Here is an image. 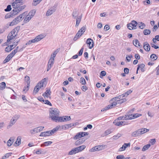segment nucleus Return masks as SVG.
Returning a JSON list of instances; mask_svg holds the SVG:
<instances>
[{
  "label": "nucleus",
  "mask_w": 159,
  "mask_h": 159,
  "mask_svg": "<svg viewBox=\"0 0 159 159\" xmlns=\"http://www.w3.org/2000/svg\"><path fill=\"white\" fill-rule=\"evenodd\" d=\"M21 0H16L12 4V6L14 9L12 10V14L16 15L23 10L25 7V5L21 6L22 5Z\"/></svg>",
  "instance_id": "obj_1"
},
{
  "label": "nucleus",
  "mask_w": 159,
  "mask_h": 159,
  "mask_svg": "<svg viewBox=\"0 0 159 159\" xmlns=\"http://www.w3.org/2000/svg\"><path fill=\"white\" fill-rule=\"evenodd\" d=\"M49 116L52 120L53 121L56 120V118L59 116V110L56 108H50Z\"/></svg>",
  "instance_id": "obj_2"
},
{
  "label": "nucleus",
  "mask_w": 159,
  "mask_h": 159,
  "mask_svg": "<svg viewBox=\"0 0 159 159\" xmlns=\"http://www.w3.org/2000/svg\"><path fill=\"white\" fill-rule=\"evenodd\" d=\"M78 13L77 11L75 10L73 11L72 16L73 18L76 19V23L75 25L76 27H78L79 26L82 17V15L80 16H78Z\"/></svg>",
  "instance_id": "obj_3"
},
{
  "label": "nucleus",
  "mask_w": 159,
  "mask_h": 159,
  "mask_svg": "<svg viewBox=\"0 0 159 159\" xmlns=\"http://www.w3.org/2000/svg\"><path fill=\"white\" fill-rule=\"evenodd\" d=\"M60 127V126H57L51 131L42 132L41 133L40 136H47L51 135L52 134H54L55 132L57 131L59 129Z\"/></svg>",
  "instance_id": "obj_4"
},
{
  "label": "nucleus",
  "mask_w": 159,
  "mask_h": 159,
  "mask_svg": "<svg viewBox=\"0 0 159 159\" xmlns=\"http://www.w3.org/2000/svg\"><path fill=\"white\" fill-rule=\"evenodd\" d=\"M137 22L135 20H132L131 23L127 25V28L129 30L135 29Z\"/></svg>",
  "instance_id": "obj_5"
},
{
  "label": "nucleus",
  "mask_w": 159,
  "mask_h": 159,
  "mask_svg": "<svg viewBox=\"0 0 159 159\" xmlns=\"http://www.w3.org/2000/svg\"><path fill=\"white\" fill-rule=\"evenodd\" d=\"M78 124V123L77 122L62 125L61 127V129L64 130H66L69 129V128L73 127L75 125H77Z\"/></svg>",
  "instance_id": "obj_6"
},
{
  "label": "nucleus",
  "mask_w": 159,
  "mask_h": 159,
  "mask_svg": "<svg viewBox=\"0 0 159 159\" xmlns=\"http://www.w3.org/2000/svg\"><path fill=\"white\" fill-rule=\"evenodd\" d=\"M45 36L44 35L41 34L37 36L34 39H32L31 41H32L33 43H36L40 41Z\"/></svg>",
  "instance_id": "obj_7"
},
{
  "label": "nucleus",
  "mask_w": 159,
  "mask_h": 159,
  "mask_svg": "<svg viewBox=\"0 0 159 159\" xmlns=\"http://www.w3.org/2000/svg\"><path fill=\"white\" fill-rule=\"evenodd\" d=\"M142 116L140 114L136 113L128 115L127 119L128 120H131L139 117Z\"/></svg>",
  "instance_id": "obj_8"
},
{
  "label": "nucleus",
  "mask_w": 159,
  "mask_h": 159,
  "mask_svg": "<svg viewBox=\"0 0 159 159\" xmlns=\"http://www.w3.org/2000/svg\"><path fill=\"white\" fill-rule=\"evenodd\" d=\"M27 14V11L23 13L22 14H20L15 19H16V21L19 23L22 20L23 18Z\"/></svg>",
  "instance_id": "obj_9"
},
{
  "label": "nucleus",
  "mask_w": 159,
  "mask_h": 159,
  "mask_svg": "<svg viewBox=\"0 0 159 159\" xmlns=\"http://www.w3.org/2000/svg\"><path fill=\"white\" fill-rule=\"evenodd\" d=\"M86 43L88 44L89 49H91L93 46V41L91 39H88L86 41Z\"/></svg>",
  "instance_id": "obj_10"
},
{
  "label": "nucleus",
  "mask_w": 159,
  "mask_h": 159,
  "mask_svg": "<svg viewBox=\"0 0 159 159\" xmlns=\"http://www.w3.org/2000/svg\"><path fill=\"white\" fill-rule=\"evenodd\" d=\"M54 61V59L50 58L48 63L47 71H48L51 69L53 64Z\"/></svg>",
  "instance_id": "obj_11"
},
{
  "label": "nucleus",
  "mask_w": 159,
  "mask_h": 159,
  "mask_svg": "<svg viewBox=\"0 0 159 159\" xmlns=\"http://www.w3.org/2000/svg\"><path fill=\"white\" fill-rule=\"evenodd\" d=\"M114 123L116 125L121 126L127 124L125 121H118L117 120H115L114 121Z\"/></svg>",
  "instance_id": "obj_12"
},
{
  "label": "nucleus",
  "mask_w": 159,
  "mask_h": 159,
  "mask_svg": "<svg viewBox=\"0 0 159 159\" xmlns=\"http://www.w3.org/2000/svg\"><path fill=\"white\" fill-rule=\"evenodd\" d=\"M143 47L144 49L147 52H149L150 49V46L147 42L143 43Z\"/></svg>",
  "instance_id": "obj_13"
},
{
  "label": "nucleus",
  "mask_w": 159,
  "mask_h": 159,
  "mask_svg": "<svg viewBox=\"0 0 159 159\" xmlns=\"http://www.w3.org/2000/svg\"><path fill=\"white\" fill-rule=\"evenodd\" d=\"M140 131L139 129L133 132L131 134V136L132 137H137L140 136L141 134Z\"/></svg>",
  "instance_id": "obj_14"
},
{
  "label": "nucleus",
  "mask_w": 159,
  "mask_h": 159,
  "mask_svg": "<svg viewBox=\"0 0 159 159\" xmlns=\"http://www.w3.org/2000/svg\"><path fill=\"white\" fill-rule=\"evenodd\" d=\"M130 143H124V144L122 146L119 148V151H124L125 149L127 148V147H130Z\"/></svg>",
  "instance_id": "obj_15"
},
{
  "label": "nucleus",
  "mask_w": 159,
  "mask_h": 159,
  "mask_svg": "<svg viewBox=\"0 0 159 159\" xmlns=\"http://www.w3.org/2000/svg\"><path fill=\"white\" fill-rule=\"evenodd\" d=\"M19 29L20 28L19 27H17L12 30L10 33H12L14 36L16 37L17 34Z\"/></svg>",
  "instance_id": "obj_16"
},
{
  "label": "nucleus",
  "mask_w": 159,
  "mask_h": 159,
  "mask_svg": "<svg viewBox=\"0 0 159 159\" xmlns=\"http://www.w3.org/2000/svg\"><path fill=\"white\" fill-rule=\"evenodd\" d=\"M117 100H115L113 101H111V99L110 101L111 104L109 105L111 108L115 107L117 104Z\"/></svg>",
  "instance_id": "obj_17"
},
{
  "label": "nucleus",
  "mask_w": 159,
  "mask_h": 159,
  "mask_svg": "<svg viewBox=\"0 0 159 159\" xmlns=\"http://www.w3.org/2000/svg\"><path fill=\"white\" fill-rule=\"evenodd\" d=\"M26 16L25 18L24 19V21L25 23H26L28 22L33 17H32V15H30L28 13V14Z\"/></svg>",
  "instance_id": "obj_18"
},
{
  "label": "nucleus",
  "mask_w": 159,
  "mask_h": 159,
  "mask_svg": "<svg viewBox=\"0 0 159 159\" xmlns=\"http://www.w3.org/2000/svg\"><path fill=\"white\" fill-rule=\"evenodd\" d=\"M51 93V92L50 91V89H48L43 94V96L44 97V98H46V97L48 98V95H50Z\"/></svg>",
  "instance_id": "obj_19"
},
{
  "label": "nucleus",
  "mask_w": 159,
  "mask_h": 159,
  "mask_svg": "<svg viewBox=\"0 0 159 159\" xmlns=\"http://www.w3.org/2000/svg\"><path fill=\"white\" fill-rule=\"evenodd\" d=\"M100 150V147L98 146H95L91 149L89 150V152H94L97 151H99Z\"/></svg>",
  "instance_id": "obj_20"
},
{
  "label": "nucleus",
  "mask_w": 159,
  "mask_h": 159,
  "mask_svg": "<svg viewBox=\"0 0 159 159\" xmlns=\"http://www.w3.org/2000/svg\"><path fill=\"white\" fill-rule=\"evenodd\" d=\"M16 122V120L12 118L11 120L8 125L7 126V128L8 129L10 128Z\"/></svg>",
  "instance_id": "obj_21"
},
{
  "label": "nucleus",
  "mask_w": 159,
  "mask_h": 159,
  "mask_svg": "<svg viewBox=\"0 0 159 159\" xmlns=\"http://www.w3.org/2000/svg\"><path fill=\"white\" fill-rule=\"evenodd\" d=\"M15 37L13 35L12 33H10L7 36V41L8 42H10L11 40L14 38Z\"/></svg>",
  "instance_id": "obj_22"
},
{
  "label": "nucleus",
  "mask_w": 159,
  "mask_h": 159,
  "mask_svg": "<svg viewBox=\"0 0 159 159\" xmlns=\"http://www.w3.org/2000/svg\"><path fill=\"white\" fill-rule=\"evenodd\" d=\"M85 139H80L77 140L75 143V145L78 146L83 143Z\"/></svg>",
  "instance_id": "obj_23"
},
{
  "label": "nucleus",
  "mask_w": 159,
  "mask_h": 159,
  "mask_svg": "<svg viewBox=\"0 0 159 159\" xmlns=\"http://www.w3.org/2000/svg\"><path fill=\"white\" fill-rule=\"evenodd\" d=\"M14 142V138L12 137L11 138L7 141V146L8 147L11 146Z\"/></svg>",
  "instance_id": "obj_24"
},
{
  "label": "nucleus",
  "mask_w": 159,
  "mask_h": 159,
  "mask_svg": "<svg viewBox=\"0 0 159 159\" xmlns=\"http://www.w3.org/2000/svg\"><path fill=\"white\" fill-rule=\"evenodd\" d=\"M12 57L10 54L8 55L3 61V63H6L8 62L12 58Z\"/></svg>",
  "instance_id": "obj_25"
},
{
  "label": "nucleus",
  "mask_w": 159,
  "mask_h": 159,
  "mask_svg": "<svg viewBox=\"0 0 159 159\" xmlns=\"http://www.w3.org/2000/svg\"><path fill=\"white\" fill-rule=\"evenodd\" d=\"M140 131L141 135L149 131V129L146 128H141L139 129Z\"/></svg>",
  "instance_id": "obj_26"
},
{
  "label": "nucleus",
  "mask_w": 159,
  "mask_h": 159,
  "mask_svg": "<svg viewBox=\"0 0 159 159\" xmlns=\"http://www.w3.org/2000/svg\"><path fill=\"white\" fill-rule=\"evenodd\" d=\"M55 11V10L54 9H49L47 12L46 16H47L51 15Z\"/></svg>",
  "instance_id": "obj_27"
},
{
  "label": "nucleus",
  "mask_w": 159,
  "mask_h": 159,
  "mask_svg": "<svg viewBox=\"0 0 159 159\" xmlns=\"http://www.w3.org/2000/svg\"><path fill=\"white\" fill-rule=\"evenodd\" d=\"M127 118H128V115H126L123 116H120L118 117L116 120H117V121H118V120H128V119H126Z\"/></svg>",
  "instance_id": "obj_28"
},
{
  "label": "nucleus",
  "mask_w": 159,
  "mask_h": 159,
  "mask_svg": "<svg viewBox=\"0 0 159 159\" xmlns=\"http://www.w3.org/2000/svg\"><path fill=\"white\" fill-rule=\"evenodd\" d=\"M21 137L20 136H19L17 137L16 141L15 143V144L17 145V146H18L20 144L21 142Z\"/></svg>",
  "instance_id": "obj_29"
},
{
  "label": "nucleus",
  "mask_w": 159,
  "mask_h": 159,
  "mask_svg": "<svg viewBox=\"0 0 159 159\" xmlns=\"http://www.w3.org/2000/svg\"><path fill=\"white\" fill-rule=\"evenodd\" d=\"M82 35V34H81L80 33H79V32H77V33L76 34L75 36L74 37L73 39V40L74 41H76L78 39H79L81 36Z\"/></svg>",
  "instance_id": "obj_30"
},
{
  "label": "nucleus",
  "mask_w": 159,
  "mask_h": 159,
  "mask_svg": "<svg viewBox=\"0 0 159 159\" xmlns=\"http://www.w3.org/2000/svg\"><path fill=\"white\" fill-rule=\"evenodd\" d=\"M63 116L61 117L58 116L57 118H56V120H55L54 121L56 122H63Z\"/></svg>",
  "instance_id": "obj_31"
},
{
  "label": "nucleus",
  "mask_w": 159,
  "mask_h": 159,
  "mask_svg": "<svg viewBox=\"0 0 159 159\" xmlns=\"http://www.w3.org/2000/svg\"><path fill=\"white\" fill-rule=\"evenodd\" d=\"M138 66V70H139V68H140L142 72H143L145 70H144L143 68L145 66V65L143 64L139 65Z\"/></svg>",
  "instance_id": "obj_32"
},
{
  "label": "nucleus",
  "mask_w": 159,
  "mask_h": 159,
  "mask_svg": "<svg viewBox=\"0 0 159 159\" xmlns=\"http://www.w3.org/2000/svg\"><path fill=\"white\" fill-rule=\"evenodd\" d=\"M25 80L26 82L27 85H30V77L29 76L26 75L25 77Z\"/></svg>",
  "instance_id": "obj_33"
},
{
  "label": "nucleus",
  "mask_w": 159,
  "mask_h": 159,
  "mask_svg": "<svg viewBox=\"0 0 159 159\" xmlns=\"http://www.w3.org/2000/svg\"><path fill=\"white\" fill-rule=\"evenodd\" d=\"M86 30V28L84 26H83L78 31V32L79 33H80L82 35L85 32Z\"/></svg>",
  "instance_id": "obj_34"
},
{
  "label": "nucleus",
  "mask_w": 159,
  "mask_h": 159,
  "mask_svg": "<svg viewBox=\"0 0 159 159\" xmlns=\"http://www.w3.org/2000/svg\"><path fill=\"white\" fill-rule=\"evenodd\" d=\"M12 153H8L5 154V155L3 156L1 159H6L8 158L10 156H11Z\"/></svg>",
  "instance_id": "obj_35"
},
{
  "label": "nucleus",
  "mask_w": 159,
  "mask_h": 159,
  "mask_svg": "<svg viewBox=\"0 0 159 159\" xmlns=\"http://www.w3.org/2000/svg\"><path fill=\"white\" fill-rule=\"evenodd\" d=\"M86 148L85 145H82L80 146L79 147H77V148L78 149L79 152H80L84 149Z\"/></svg>",
  "instance_id": "obj_36"
},
{
  "label": "nucleus",
  "mask_w": 159,
  "mask_h": 159,
  "mask_svg": "<svg viewBox=\"0 0 159 159\" xmlns=\"http://www.w3.org/2000/svg\"><path fill=\"white\" fill-rule=\"evenodd\" d=\"M150 146L151 145L150 144H148L144 146L142 148V151H144L146 150L150 147Z\"/></svg>",
  "instance_id": "obj_37"
},
{
  "label": "nucleus",
  "mask_w": 159,
  "mask_h": 159,
  "mask_svg": "<svg viewBox=\"0 0 159 159\" xmlns=\"http://www.w3.org/2000/svg\"><path fill=\"white\" fill-rule=\"evenodd\" d=\"M133 43L134 45L137 47H138L140 46L139 45V42L137 39H136L135 41H133Z\"/></svg>",
  "instance_id": "obj_38"
},
{
  "label": "nucleus",
  "mask_w": 159,
  "mask_h": 159,
  "mask_svg": "<svg viewBox=\"0 0 159 159\" xmlns=\"http://www.w3.org/2000/svg\"><path fill=\"white\" fill-rule=\"evenodd\" d=\"M138 25H139V28L141 29H143L146 26L142 22L139 23Z\"/></svg>",
  "instance_id": "obj_39"
},
{
  "label": "nucleus",
  "mask_w": 159,
  "mask_h": 159,
  "mask_svg": "<svg viewBox=\"0 0 159 159\" xmlns=\"http://www.w3.org/2000/svg\"><path fill=\"white\" fill-rule=\"evenodd\" d=\"M82 138V135L80 134V132L77 133L76 135L74 137V139L76 140L79 138Z\"/></svg>",
  "instance_id": "obj_40"
},
{
  "label": "nucleus",
  "mask_w": 159,
  "mask_h": 159,
  "mask_svg": "<svg viewBox=\"0 0 159 159\" xmlns=\"http://www.w3.org/2000/svg\"><path fill=\"white\" fill-rule=\"evenodd\" d=\"M18 23L16 21V19H14L12 22H11L9 25L10 26H12L16 25Z\"/></svg>",
  "instance_id": "obj_41"
},
{
  "label": "nucleus",
  "mask_w": 159,
  "mask_h": 159,
  "mask_svg": "<svg viewBox=\"0 0 159 159\" xmlns=\"http://www.w3.org/2000/svg\"><path fill=\"white\" fill-rule=\"evenodd\" d=\"M6 83L4 82H2L0 84V89L2 90L5 89L6 87Z\"/></svg>",
  "instance_id": "obj_42"
},
{
  "label": "nucleus",
  "mask_w": 159,
  "mask_h": 159,
  "mask_svg": "<svg viewBox=\"0 0 159 159\" xmlns=\"http://www.w3.org/2000/svg\"><path fill=\"white\" fill-rule=\"evenodd\" d=\"M52 143V142L51 141H48L44 143L41 145V146H48L50 144H51Z\"/></svg>",
  "instance_id": "obj_43"
},
{
  "label": "nucleus",
  "mask_w": 159,
  "mask_h": 159,
  "mask_svg": "<svg viewBox=\"0 0 159 159\" xmlns=\"http://www.w3.org/2000/svg\"><path fill=\"white\" fill-rule=\"evenodd\" d=\"M143 33L145 35H148L149 34L151 33L150 30L148 29H146L143 31Z\"/></svg>",
  "instance_id": "obj_44"
},
{
  "label": "nucleus",
  "mask_w": 159,
  "mask_h": 159,
  "mask_svg": "<svg viewBox=\"0 0 159 159\" xmlns=\"http://www.w3.org/2000/svg\"><path fill=\"white\" fill-rule=\"evenodd\" d=\"M150 58L153 59L154 61L157 60L158 58L157 56L155 54H152L150 56Z\"/></svg>",
  "instance_id": "obj_45"
},
{
  "label": "nucleus",
  "mask_w": 159,
  "mask_h": 159,
  "mask_svg": "<svg viewBox=\"0 0 159 159\" xmlns=\"http://www.w3.org/2000/svg\"><path fill=\"white\" fill-rule=\"evenodd\" d=\"M132 91L131 90H129L128 91L122 94V97H126L128 96L129 94L131 93L132 92Z\"/></svg>",
  "instance_id": "obj_46"
},
{
  "label": "nucleus",
  "mask_w": 159,
  "mask_h": 159,
  "mask_svg": "<svg viewBox=\"0 0 159 159\" xmlns=\"http://www.w3.org/2000/svg\"><path fill=\"white\" fill-rule=\"evenodd\" d=\"M121 136V134L120 133L117 134L116 135L114 136L112 138L113 139H117L119 138Z\"/></svg>",
  "instance_id": "obj_47"
},
{
  "label": "nucleus",
  "mask_w": 159,
  "mask_h": 159,
  "mask_svg": "<svg viewBox=\"0 0 159 159\" xmlns=\"http://www.w3.org/2000/svg\"><path fill=\"white\" fill-rule=\"evenodd\" d=\"M42 0H34L33 4L34 6H36Z\"/></svg>",
  "instance_id": "obj_48"
},
{
  "label": "nucleus",
  "mask_w": 159,
  "mask_h": 159,
  "mask_svg": "<svg viewBox=\"0 0 159 159\" xmlns=\"http://www.w3.org/2000/svg\"><path fill=\"white\" fill-rule=\"evenodd\" d=\"M44 127L43 126H40L39 127H38L36 128V129H37V133L39 132L40 131H42L43 129H44Z\"/></svg>",
  "instance_id": "obj_49"
},
{
  "label": "nucleus",
  "mask_w": 159,
  "mask_h": 159,
  "mask_svg": "<svg viewBox=\"0 0 159 159\" xmlns=\"http://www.w3.org/2000/svg\"><path fill=\"white\" fill-rule=\"evenodd\" d=\"M125 101H126V99H121L117 100L118 104H121Z\"/></svg>",
  "instance_id": "obj_50"
},
{
  "label": "nucleus",
  "mask_w": 159,
  "mask_h": 159,
  "mask_svg": "<svg viewBox=\"0 0 159 159\" xmlns=\"http://www.w3.org/2000/svg\"><path fill=\"white\" fill-rule=\"evenodd\" d=\"M111 109V107H110V106H109V105H108V106H106V107H105L104 108H102L101 110V111H106L107 110Z\"/></svg>",
  "instance_id": "obj_51"
},
{
  "label": "nucleus",
  "mask_w": 159,
  "mask_h": 159,
  "mask_svg": "<svg viewBox=\"0 0 159 159\" xmlns=\"http://www.w3.org/2000/svg\"><path fill=\"white\" fill-rule=\"evenodd\" d=\"M123 95H119L115 98H112L111 99V101H113L115 100H119V99H121V97H122Z\"/></svg>",
  "instance_id": "obj_52"
},
{
  "label": "nucleus",
  "mask_w": 159,
  "mask_h": 159,
  "mask_svg": "<svg viewBox=\"0 0 159 159\" xmlns=\"http://www.w3.org/2000/svg\"><path fill=\"white\" fill-rule=\"evenodd\" d=\"M80 82L83 85H84L85 84V80L84 78L81 77L80 79Z\"/></svg>",
  "instance_id": "obj_53"
},
{
  "label": "nucleus",
  "mask_w": 159,
  "mask_h": 159,
  "mask_svg": "<svg viewBox=\"0 0 159 159\" xmlns=\"http://www.w3.org/2000/svg\"><path fill=\"white\" fill-rule=\"evenodd\" d=\"M11 9V5H8L7 8L5 9V11H9Z\"/></svg>",
  "instance_id": "obj_54"
},
{
  "label": "nucleus",
  "mask_w": 159,
  "mask_h": 159,
  "mask_svg": "<svg viewBox=\"0 0 159 159\" xmlns=\"http://www.w3.org/2000/svg\"><path fill=\"white\" fill-rule=\"evenodd\" d=\"M80 133L82 135V137L88 135L89 134V133L86 132H80Z\"/></svg>",
  "instance_id": "obj_55"
},
{
  "label": "nucleus",
  "mask_w": 159,
  "mask_h": 159,
  "mask_svg": "<svg viewBox=\"0 0 159 159\" xmlns=\"http://www.w3.org/2000/svg\"><path fill=\"white\" fill-rule=\"evenodd\" d=\"M39 84H37L34 87L33 91V93H35V94H36L38 92L37 89V87L39 86Z\"/></svg>",
  "instance_id": "obj_56"
},
{
  "label": "nucleus",
  "mask_w": 159,
  "mask_h": 159,
  "mask_svg": "<svg viewBox=\"0 0 159 159\" xmlns=\"http://www.w3.org/2000/svg\"><path fill=\"white\" fill-rule=\"evenodd\" d=\"M37 84H39L38 86L37 87V89L38 91H39V89L41 88L43 89V86L41 83H38Z\"/></svg>",
  "instance_id": "obj_57"
},
{
  "label": "nucleus",
  "mask_w": 159,
  "mask_h": 159,
  "mask_svg": "<svg viewBox=\"0 0 159 159\" xmlns=\"http://www.w3.org/2000/svg\"><path fill=\"white\" fill-rule=\"evenodd\" d=\"M111 132V130L107 129L105 132L104 134L105 135H107L110 134Z\"/></svg>",
  "instance_id": "obj_58"
},
{
  "label": "nucleus",
  "mask_w": 159,
  "mask_h": 159,
  "mask_svg": "<svg viewBox=\"0 0 159 159\" xmlns=\"http://www.w3.org/2000/svg\"><path fill=\"white\" fill-rule=\"evenodd\" d=\"M17 52L16 50L14 49L9 54L13 57Z\"/></svg>",
  "instance_id": "obj_59"
},
{
  "label": "nucleus",
  "mask_w": 159,
  "mask_h": 159,
  "mask_svg": "<svg viewBox=\"0 0 159 159\" xmlns=\"http://www.w3.org/2000/svg\"><path fill=\"white\" fill-rule=\"evenodd\" d=\"M20 116L19 115H15L12 118L14 119V120H16V121L19 118Z\"/></svg>",
  "instance_id": "obj_60"
},
{
  "label": "nucleus",
  "mask_w": 159,
  "mask_h": 159,
  "mask_svg": "<svg viewBox=\"0 0 159 159\" xmlns=\"http://www.w3.org/2000/svg\"><path fill=\"white\" fill-rule=\"evenodd\" d=\"M150 45L152 47L154 48L155 49H157L159 48L158 46H156L153 43H151Z\"/></svg>",
  "instance_id": "obj_61"
},
{
  "label": "nucleus",
  "mask_w": 159,
  "mask_h": 159,
  "mask_svg": "<svg viewBox=\"0 0 159 159\" xmlns=\"http://www.w3.org/2000/svg\"><path fill=\"white\" fill-rule=\"evenodd\" d=\"M84 50V48H82L78 52V55L79 56H81L82 55Z\"/></svg>",
  "instance_id": "obj_62"
},
{
  "label": "nucleus",
  "mask_w": 159,
  "mask_h": 159,
  "mask_svg": "<svg viewBox=\"0 0 159 159\" xmlns=\"http://www.w3.org/2000/svg\"><path fill=\"white\" fill-rule=\"evenodd\" d=\"M5 50L6 52H9L11 50V49L10 48L9 46H8L6 48Z\"/></svg>",
  "instance_id": "obj_63"
},
{
  "label": "nucleus",
  "mask_w": 159,
  "mask_h": 159,
  "mask_svg": "<svg viewBox=\"0 0 159 159\" xmlns=\"http://www.w3.org/2000/svg\"><path fill=\"white\" fill-rule=\"evenodd\" d=\"M125 158V157L123 155H118L116 157L117 159H123Z\"/></svg>",
  "instance_id": "obj_64"
}]
</instances>
